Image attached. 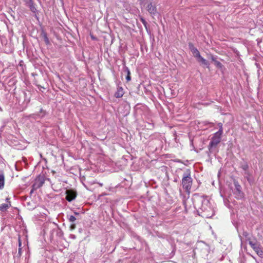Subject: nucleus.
I'll return each instance as SVG.
<instances>
[{"instance_id":"39448f33","label":"nucleus","mask_w":263,"mask_h":263,"mask_svg":"<svg viewBox=\"0 0 263 263\" xmlns=\"http://www.w3.org/2000/svg\"><path fill=\"white\" fill-rule=\"evenodd\" d=\"M234 185L235 187V190L234 194L236 195V197L238 199H241L243 197V193L241 191V187L237 181H234Z\"/></svg>"},{"instance_id":"f03ea898","label":"nucleus","mask_w":263,"mask_h":263,"mask_svg":"<svg viewBox=\"0 0 263 263\" xmlns=\"http://www.w3.org/2000/svg\"><path fill=\"white\" fill-rule=\"evenodd\" d=\"M221 134L216 133L214 134L212 140L209 144V148L211 149L213 147H216L220 142Z\"/></svg>"},{"instance_id":"ddd939ff","label":"nucleus","mask_w":263,"mask_h":263,"mask_svg":"<svg viewBox=\"0 0 263 263\" xmlns=\"http://www.w3.org/2000/svg\"><path fill=\"white\" fill-rule=\"evenodd\" d=\"M5 177L3 174H0V189H2L4 186Z\"/></svg>"},{"instance_id":"7ed1b4c3","label":"nucleus","mask_w":263,"mask_h":263,"mask_svg":"<svg viewBox=\"0 0 263 263\" xmlns=\"http://www.w3.org/2000/svg\"><path fill=\"white\" fill-rule=\"evenodd\" d=\"M45 182V180L43 177H38L35 180V182L32 186V190L30 193H32L34 190H36L43 186Z\"/></svg>"},{"instance_id":"9d476101","label":"nucleus","mask_w":263,"mask_h":263,"mask_svg":"<svg viewBox=\"0 0 263 263\" xmlns=\"http://www.w3.org/2000/svg\"><path fill=\"white\" fill-rule=\"evenodd\" d=\"M11 206V203H3L0 205V211L2 212L6 211Z\"/></svg>"},{"instance_id":"dca6fc26","label":"nucleus","mask_w":263,"mask_h":263,"mask_svg":"<svg viewBox=\"0 0 263 263\" xmlns=\"http://www.w3.org/2000/svg\"><path fill=\"white\" fill-rule=\"evenodd\" d=\"M200 62L202 64L205 65L207 67L209 66V62L204 58L202 59Z\"/></svg>"},{"instance_id":"412c9836","label":"nucleus","mask_w":263,"mask_h":263,"mask_svg":"<svg viewBox=\"0 0 263 263\" xmlns=\"http://www.w3.org/2000/svg\"><path fill=\"white\" fill-rule=\"evenodd\" d=\"M196 58L197 59V61H198L199 62H200V61L201 60V59H203V58H202V57L201 56L200 54H199V57H197Z\"/></svg>"},{"instance_id":"aec40b11","label":"nucleus","mask_w":263,"mask_h":263,"mask_svg":"<svg viewBox=\"0 0 263 263\" xmlns=\"http://www.w3.org/2000/svg\"><path fill=\"white\" fill-rule=\"evenodd\" d=\"M25 4L28 6L29 4H31L32 0H24Z\"/></svg>"},{"instance_id":"1a4fd4ad","label":"nucleus","mask_w":263,"mask_h":263,"mask_svg":"<svg viewBox=\"0 0 263 263\" xmlns=\"http://www.w3.org/2000/svg\"><path fill=\"white\" fill-rule=\"evenodd\" d=\"M147 10L152 15H155L157 13L156 7L154 5H153L152 3L148 5Z\"/></svg>"},{"instance_id":"5701e85b","label":"nucleus","mask_w":263,"mask_h":263,"mask_svg":"<svg viewBox=\"0 0 263 263\" xmlns=\"http://www.w3.org/2000/svg\"><path fill=\"white\" fill-rule=\"evenodd\" d=\"M21 245H22V243H21V239L19 238V239H18V246H19V248H21Z\"/></svg>"},{"instance_id":"20e7f679","label":"nucleus","mask_w":263,"mask_h":263,"mask_svg":"<svg viewBox=\"0 0 263 263\" xmlns=\"http://www.w3.org/2000/svg\"><path fill=\"white\" fill-rule=\"evenodd\" d=\"M249 243L257 254L260 257L263 258V251L260 248V245L257 242H253L252 241H249Z\"/></svg>"},{"instance_id":"c756f323","label":"nucleus","mask_w":263,"mask_h":263,"mask_svg":"<svg viewBox=\"0 0 263 263\" xmlns=\"http://www.w3.org/2000/svg\"><path fill=\"white\" fill-rule=\"evenodd\" d=\"M75 214H76V215H78V213H75Z\"/></svg>"},{"instance_id":"423d86ee","label":"nucleus","mask_w":263,"mask_h":263,"mask_svg":"<svg viewBox=\"0 0 263 263\" xmlns=\"http://www.w3.org/2000/svg\"><path fill=\"white\" fill-rule=\"evenodd\" d=\"M66 199L69 202L74 200L77 197V193L76 191L72 190H67L66 191Z\"/></svg>"},{"instance_id":"9b49d317","label":"nucleus","mask_w":263,"mask_h":263,"mask_svg":"<svg viewBox=\"0 0 263 263\" xmlns=\"http://www.w3.org/2000/svg\"><path fill=\"white\" fill-rule=\"evenodd\" d=\"M124 93L123 89L122 87H120L118 88L117 91L115 95L116 98H121L123 96Z\"/></svg>"},{"instance_id":"f257e3e1","label":"nucleus","mask_w":263,"mask_h":263,"mask_svg":"<svg viewBox=\"0 0 263 263\" xmlns=\"http://www.w3.org/2000/svg\"><path fill=\"white\" fill-rule=\"evenodd\" d=\"M182 184L184 189L189 193L192 184V179L190 174L186 173L183 175Z\"/></svg>"},{"instance_id":"a878e982","label":"nucleus","mask_w":263,"mask_h":263,"mask_svg":"<svg viewBox=\"0 0 263 263\" xmlns=\"http://www.w3.org/2000/svg\"><path fill=\"white\" fill-rule=\"evenodd\" d=\"M45 40H46V43H48L49 41H48V38L46 36L45 37Z\"/></svg>"},{"instance_id":"b1692460","label":"nucleus","mask_w":263,"mask_h":263,"mask_svg":"<svg viewBox=\"0 0 263 263\" xmlns=\"http://www.w3.org/2000/svg\"><path fill=\"white\" fill-rule=\"evenodd\" d=\"M141 20L142 22L143 23V24L145 25V24H146L145 21L142 18H141Z\"/></svg>"},{"instance_id":"cd10ccee","label":"nucleus","mask_w":263,"mask_h":263,"mask_svg":"<svg viewBox=\"0 0 263 263\" xmlns=\"http://www.w3.org/2000/svg\"><path fill=\"white\" fill-rule=\"evenodd\" d=\"M21 248H19V249H18V252H19V253H20V252H21Z\"/></svg>"},{"instance_id":"4468645a","label":"nucleus","mask_w":263,"mask_h":263,"mask_svg":"<svg viewBox=\"0 0 263 263\" xmlns=\"http://www.w3.org/2000/svg\"><path fill=\"white\" fill-rule=\"evenodd\" d=\"M124 70L127 73V76L126 77V79L127 81H130L131 78L130 76V72L129 69H128V67H125L124 69Z\"/></svg>"},{"instance_id":"393cba45","label":"nucleus","mask_w":263,"mask_h":263,"mask_svg":"<svg viewBox=\"0 0 263 263\" xmlns=\"http://www.w3.org/2000/svg\"><path fill=\"white\" fill-rule=\"evenodd\" d=\"M6 200V201L7 202V203H11L10 200H9V198H7Z\"/></svg>"},{"instance_id":"bb28decb","label":"nucleus","mask_w":263,"mask_h":263,"mask_svg":"<svg viewBox=\"0 0 263 263\" xmlns=\"http://www.w3.org/2000/svg\"><path fill=\"white\" fill-rule=\"evenodd\" d=\"M141 3H144L146 0H139Z\"/></svg>"},{"instance_id":"f8f14e48","label":"nucleus","mask_w":263,"mask_h":263,"mask_svg":"<svg viewBox=\"0 0 263 263\" xmlns=\"http://www.w3.org/2000/svg\"><path fill=\"white\" fill-rule=\"evenodd\" d=\"M244 175L245 178L247 179V180L249 181L250 183H252L253 182L254 180L249 171L245 172L244 173Z\"/></svg>"},{"instance_id":"6ab92c4d","label":"nucleus","mask_w":263,"mask_h":263,"mask_svg":"<svg viewBox=\"0 0 263 263\" xmlns=\"http://www.w3.org/2000/svg\"><path fill=\"white\" fill-rule=\"evenodd\" d=\"M242 168L245 171V172L248 171V165L247 164H244L241 166Z\"/></svg>"},{"instance_id":"2eb2a0df","label":"nucleus","mask_w":263,"mask_h":263,"mask_svg":"<svg viewBox=\"0 0 263 263\" xmlns=\"http://www.w3.org/2000/svg\"><path fill=\"white\" fill-rule=\"evenodd\" d=\"M28 7H29L30 10L33 12H35V11H36V9L34 6L33 2H32L31 4H29L28 6Z\"/></svg>"},{"instance_id":"a211bd4d","label":"nucleus","mask_w":263,"mask_h":263,"mask_svg":"<svg viewBox=\"0 0 263 263\" xmlns=\"http://www.w3.org/2000/svg\"><path fill=\"white\" fill-rule=\"evenodd\" d=\"M68 220L70 222H73L76 220V218L74 216L70 215L68 216Z\"/></svg>"},{"instance_id":"6e6552de","label":"nucleus","mask_w":263,"mask_h":263,"mask_svg":"<svg viewBox=\"0 0 263 263\" xmlns=\"http://www.w3.org/2000/svg\"><path fill=\"white\" fill-rule=\"evenodd\" d=\"M189 49L191 51L192 54H193L195 58L197 57H199L200 52L198 50L194 47L193 44L189 43Z\"/></svg>"},{"instance_id":"f3484780","label":"nucleus","mask_w":263,"mask_h":263,"mask_svg":"<svg viewBox=\"0 0 263 263\" xmlns=\"http://www.w3.org/2000/svg\"><path fill=\"white\" fill-rule=\"evenodd\" d=\"M218 125L219 127V129L217 133L222 135V134L223 133L222 124L221 123H219L218 124Z\"/></svg>"},{"instance_id":"4be33fe9","label":"nucleus","mask_w":263,"mask_h":263,"mask_svg":"<svg viewBox=\"0 0 263 263\" xmlns=\"http://www.w3.org/2000/svg\"><path fill=\"white\" fill-rule=\"evenodd\" d=\"M70 228L71 230H73L76 228V225L74 224H73L70 226Z\"/></svg>"},{"instance_id":"0eeeda50","label":"nucleus","mask_w":263,"mask_h":263,"mask_svg":"<svg viewBox=\"0 0 263 263\" xmlns=\"http://www.w3.org/2000/svg\"><path fill=\"white\" fill-rule=\"evenodd\" d=\"M201 209L203 211L202 216L205 218H211L213 215V212L212 210L209 208V210H208L206 208H205L203 205L202 206Z\"/></svg>"},{"instance_id":"c85d7f7f","label":"nucleus","mask_w":263,"mask_h":263,"mask_svg":"<svg viewBox=\"0 0 263 263\" xmlns=\"http://www.w3.org/2000/svg\"><path fill=\"white\" fill-rule=\"evenodd\" d=\"M217 64H218V65H219V64H220V62H218Z\"/></svg>"}]
</instances>
